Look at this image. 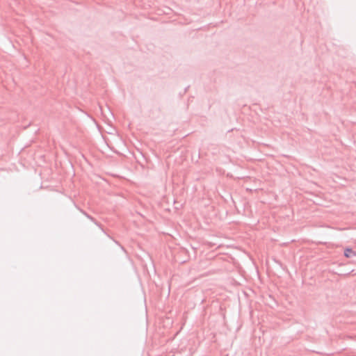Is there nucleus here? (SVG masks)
<instances>
[{
  "label": "nucleus",
  "instance_id": "nucleus-2",
  "mask_svg": "<svg viewBox=\"0 0 356 356\" xmlns=\"http://www.w3.org/2000/svg\"><path fill=\"white\" fill-rule=\"evenodd\" d=\"M86 217H87L88 219H90L91 221H92L95 224H96L97 226L101 227V225H100V224H99V223L96 221V220H95L93 217H92L91 216H90L89 214H88V215L86 216Z\"/></svg>",
  "mask_w": 356,
  "mask_h": 356
},
{
  "label": "nucleus",
  "instance_id": "nucleus-3",
  "mask_svg": "<svg viewBox=\"0 0 356 356\" xmlns=\"http://www.w3.org/2000/svg\"><path fill=\"white\" fill-rule=\"evenodd\" d=\"M81 212L83 215H85L86 216L88 215V213H87L86 212H85L84 211H83V210H81Z\"/></svg>",
  "mask_w": 356,
  "mask_h": 356
},
{
  "label": "nucleus",
  "instance_id": "nucleus-1",
  "mask_svg": "<svg viewBox=\"0 0 356 356\" xmlns=\"http://www.w3.org/2000/svg\"><path fill=\"white\" fill-rule=\"evenodd\" d=\"M344 256L347 258H351L356 256V252L350 248H346L344 250Z\"/></svg>",
  "mask_w": 356,
  "mask_h": 356
}]
</instances>
